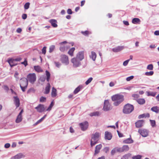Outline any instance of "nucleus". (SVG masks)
<instances>
[{
  "mask_svg": "<svg viewBox=\"0 0 159 159\" xmlns=\"http://www.w3.org/2000/svg\"><path fill=\"white\" fill-rule=\"evenodd\" d=\"M14 102L16 108L19 107L20 105V100L17 96L13 97Z\"/></svg>",
  "mask_w": 159,
  "mask_h": 159,
  "instance_id": "nucleus-13",
  "label": "nucleus"
},
{
  "mask_svg": "<svg viewBox=\"0 0 159 159\" xmlns=\"http://www.w3.org/2000/svg\"><path fill=\"white\" fill-rule=\"evenodd\" d=\"M80 126L82 131H85L88 128L89 126L88 122L87 121L81 123L79 124Z\"/></svg>",
  "mask_w": 159,
  "mask_h": 159,
  "instance_id": "nucleus-8",
  "label": "nucleus"
},
{
  "mask_svg": "<svg viewBox=\"0 0 159 159\" xmlns=\"http://www.w3.org/2000/svg\"><path fill=\"white\" fill-rule=\"evenodd\" d=\"M54 105V102L53 101H52L51 102L49 107H48V108L46 110V111H50L52 107Z\"/></svg>",
  "mask_w": 159,
  "mask_h": 159,
  "instance_id": "nucleus-37",
  "label": "nucleus"
},
{
  "mask_svg": "<svg viewBox=\"0 0 159 159\" xmlns=\"http://www.w3.org/2000/svg\"><path fill=\"white\" fill-rule=\"evenodd\" d=\"M83 88V86L82 85H80L75 89L73 92V93L75 94H77L79 92L82 90Z\"/></svg>",
  "mask_w": 159,
  "mask_h": 159,
  "instance_id": "nucleus-19",
  "label": "nucleus"
},
{
  "mask_svg": "<svg viewBox=\"0 0 159 159\" xmlns=\"http://www.w3.org/2000/svg\"><path fill=\"white\" fill-rule=\"evenodd\" d=\"M111 100L114 102L113 105L117 106L124 100V96L120 94H117L111 96Z\"/></svg>",
  "mask_w": 159,
  "mask_h": 159,
  "instance_id": "nucleus-1",
  "label": "nucleus"
},
{
  "mask_svg": "<svg viewBox=\"0 0 159 159\" xmlns=\"http://www.w3.org/2000/svg\"><path fill=\"white\" fill-rule=\"evenodd\" d=\"M112 137L111 134L108 132L106 131L105 133V140H110Z\"/></svg>",
  "mask_w": 159,
  "mask_h": 159,
  "instance_id": "nucleus-15",
  "label": "nucleus"
},
{
  "mask_svg": "<svg viewBox=\"0 0 159 159\" xmlns=\"http://www.w3.org/2000/svg\"><path fill=\"white\" fill-rule=\"evenodd\" d=\"M100 136V134L98 132H96L94 134L92 135L91 139L90 141V145L91 147H93L96 144L98 143L99 138Z\"/></svg>",
  "mask_w": 159,
  "mask_h": 159,
  "instance_id": "nucleus-2",
  "label": "nucleus"
},
{
  "mask_svg": "<svg viewBox=\"0 0 159 159\" xmlns=\"http://www.w3.org/2000/svg\"><path fill=\"white\" fill-rule=\"evenodd\" d=\"M116 152H120L119 147H116L113 148L111 152V155H114Z\"/></svg>",
  "mask_w": 159,
  "mask_h": 159,
  "instance_id": "nucleus-22",
  "label": "nucleus"
},
{
  "mask_svg": "<svg viewBox=\"0 0 159 159\" xmlns=\"http://www.w3.org/2000/svg\"><path fill=\"white\" fill-rule=\"evenodd\" d=\"M50 85L49 83L47 84V85L45 89L44 93L45 94H48L50 91Z\"/></svg>",
  "mask_w": 159,
  "mask_h": 159,
  "instance_id": "nucleus-24",
  "label": "nucleus"
},
{
  "mask_svg": "<svg viewBox=\"0 0 159 159\" xmlns=\"http://www.w3.org/2000/svg\"><path fill=\"white\" fill-rule=\"evenodd\" d=\"M151 110L157 113L159 112V107L157 106L153 107L151 108Z\"/></svg>",
  "mask_w": 159,
  "mask_h": 159,
  "instance_id": "nucleus-30",
  "label": "nucleus"
},
{
  "mask_svg": "<svg viewBox=\"0 0 159 159\" xmlns=\"http://www.w3.org/2000/svg\"><path fill=\"white\" fill-rule=\"evenodd\" d=\"M45 73L46 76V80L48 82H49L51 76L50 73L47 70H46Z\"/></svg>",
  "mask_w": 159,
  "mask_h": 159,
  "instance_id": "nucleus-34",
  "label": "nucleus"
},
{
  "mask_svg": "<svg viewBox=\"0 0 159 159\" xmlns=\"http://www.w3.org/2000/svg\"><path fill=\"white\" fill-rule=\"evenodd\" d=\"M91 53V55L89 56L91 58L93 61H95L97 56L96 54V53L93 51H92Z\"/></svg>",
  "mask_w": 159,
  "mask_h": 159,
  "instance_id": "nucleus-27",
  "label": "nucleus"
},
{
  "mask_svg": "<svg viewBox=\"0 0 159 159\" xmlns=\"http://www.w3.org/2000/svg\"><path fill=\"white\" fill-rule=\"evenodd\" d=\"M59 50L61 52H64L66 50L65 46H61L60 47Z\"/></svg>",
  "mask_w": 159,
  "mask_h": 159,
  "instance_id": "nucleus-51",
  "label": "nucleus"
},
{
  "mask_svg": "<svg viewBox=\"0 0 159 159\" xmlns=\"http://www.w3.org/2000/svg\"><path fill=\"white\" fill-rule=\"evenodd\" d=\"M21 64L24 65L25 66V67L26 66L28 65V62L26 60V59L25 58L24 61L23 62H22L21 63Z\"/></svg>",
  "mask_w": 159,
  "mask_h": 159,
  "instance_id": "nucleus-49",
  "label": "nucleus"
},
{
  "mask_svg": "<svg viewBox=\"0 0 159 159\" xmlns=\"http://www.w3.org/2000/svg\"><path fill=\"white\" fill-rule=\"evenodd\" d=\"M47 116V115H45L42 118L38 120L39 123L42 122Z\"/></svg>",
  "mask_w": 159,
  "mask_h": 159,
  "instance_id": "nucleus-52",
  "label": "nucleus"
},
{
  "mask_svg": "<svg viewBox=\"0 0 159 159\" xmlns=\"http://www.w3.org/2000/svg\"><path fill=\"white\" fill-rule=\"evenodd\" d=\"M81 33L84 35L86 36L88 35L89 34V32L88 30H86L85 31H82Z\"/></svg>",
  "mask_w": 159,
  "mask_h": 159,
  "instance_id": "nucleus-46",
  "label": "nucleus"
},
{
  "mask_svg": "<svg viewBox=\"0 0 159 159\" xmlns=\"http://www.w3.org/2000/svg\"><path fill=\"white\" fill-rule=\"evenodd\" d=\"M84 52L83 51L79 52L77 54V59L80 61H82L84 58Z\"/></svg>",
  "mask_w": 159,
  "mask_h": 159,
  "instance_id": "nucleus-16",
  "label": "nucleus"
},
{
  "mask_svg": "<svg viewBox=\"0 0 159 159\" xmlns=\"http://www.w3.org/2000/svg\"><path fill=\"white\" fill-rule=\"evenodd\" d=\"M75 49L74 47H72L69 49L68 51V54L70 55L71 56H73V52Z\"/></svg>",
  "mask_w": 159,
  "mask_h": 159,
  "instance_id": "nucleus-35",
  "label": "nucleus"
},
{
  "mask_svg": "<svg viewBox=\"0 0 159 159\" xmlns=\"http://www.w3.org/2000/svg\"><path fill=\"white\" fill-rule=\"evenodd\" d=\"M30 3L29 2H26L24 6V8L25 9H28L30 7Z\"/></svg>",
  "mask_w": 159,
  "mask_h": 159,
  "instance_id": "nucleus-48",
  "label": "nucleus"
},
{
  "mask_svg": "<svg viewBox=\"0 0 159 159\" xmlns=\"http://www.w3.org/2000/svg\"><path fill=\"white\" fill-rule=\"evenodd\" d=\"M124 48V46H118L112 49L113 52H117L120 51Z\"/></svg>",
  "mask_w": 159,
  "mask_h": 159,
  "instance_id": "nucleus-14",
  "label": "nucleus"
},
{
  "mask_svg": "<svg viewBox=\"0 0 159 159\" xmlns=\"http://www.w3.org/2000/svg\"><path fill=\"white\" fill-rule=\"evenodd\" d=\"M138 132L144 137H147L148 135V131L145 129H139L138 130Z\"/></svg>",
  "mask_w": 159,
  "mask_h": 159,
  "instance_id": "nucleus-9",
  "label": "nucleus"
},
{
  "mask_svg": "<svg viewBox=\"0 0 159 159\" xmlns=\"http://www.w3.org/2000/svg\"><path fill=\"white\" fill-rule=\"evenodd\" d=\"M3 89L4 90L6 91L7 92H8V90H9L8 87L7 85H4Z\"/></svg>",
  "mask_w": 159,
  "mask_h": 159,
  "instance_id": "nucleus-57",
  "label": "nucleus"
},
{
  "mask_svg": "<svg viewBox=\"0 0 159 159\" xmlns=\"http://www.w3.org/2000/svg\"><path fill=\"white\" fill-rule=\"evenodd\" d=\"M141 21L140 19L137 18H134L132 20V23L133 24H139Z\"/></svg>",
  "mask_w": 159,
  "mask_h": 159,
  "instance_id": "nucleus-28",
  "label": "nucleus"
},
{
  "mask_svg": "<svg viewBox=\"0 0 159 159\" xmlns=\"http://www.w3.org/2000/svg\"><path fill=\"white\" fill-rule=\"evenodd\" d=\"M35 92V90L33 88H30L27 91V93H34Z\"/></svg>",
  "mask_w": 159,
  "mask_h": 159,
  "instance_id": "nucleus-43",
  "label": "nucleus"
},
{
  "mask_svg": "<svg viewBox=\"0 0 159 159\" xmlns=\"http://www.w3.org/2000/svg\"><path fill=\"white\" fill-rule=\"evenodd\" d=\"M142 157V156L139 155L133 156L132 157V159H141Z\"/></svg>",
  "mask_w": 159,
  "mask_h": 159,
  "instance_id": "nucleus-41",
  "label": "nucleus"
},
{
  "mask_svg": "<svg viewBox=\"0 0 159 159\" xmlns=\"http://www.w3.org/2000/svg\"><path fill=\"white\" fill-rule=\"evenodd\" d=\"M93 78L92 77H90L85 82V84L86 85H87L89 84L92 80Z\"/></svg>",
  "mask_w": 159,
  "mask_h": 159,
  "instance_id": "nucleus-45",
  "label": "nucleus"
},
{
  "mask_svg": "<svg viewBox=\"0 0 159 159\" xmlns=\"http://www.w3.org/2000/svg\"><path fill=\"white\" fill-rule=\"evenodd\" d=\"M112 109L111 104L108 100H105L104 103L103 110L105 111H108Z\"/></svg>",
  "mask_w": 159,
  "mask_h": 159,
  "instance_id": "nucleus-5",
  "label": "nucleus"
},
{
  "mask_svg": "<svg viewBox=\"0 0 159 159\" xmlns=\"http://www.w3.org/2000/svg\"><path fill=\"white\" fill-rule=\"evenodd\" d=\"M134 109V106L133 105L127 103L123 107V112L125 114H129L133 111Z\"/></svg>",
  "mask_w": 159,
  "mask_h": 159,
  "instance_id": "nucleus-3",
  "label": "nucleus"
},
{
  "mask_svg": "<svg viewBox=\"0 0 159 159\" xmlns=\"http://www.w3.org/2000/svg\"><path fill=\"white\" fill-rule=\"evenodd\" d=\"M46 47L45 46L42 49V53L43 54H45L46 53Z\"/></svg>",
  "mask_w": 159,
  "mask_h": 159,
  "instance_id": "nucleus-56",
  "label": "nucleus"
},
{
  "mask_svg": "<svg viewBox=\"0 0 159 159\" xmlns=\"http://www.w3.org/2000/svg\"><path fill=\"white\" fill-rule=\"evenodd\" d=\"M54 63L56 66L58 68H59L61 65V64L59 62L55 61Z\"/></svg>",
  "mask_w": 159,
  "mask_h": 159,
  "instance_id": "nucleus-54",
  "label": "nucleus"
},
{
  "mask_svg": "<svg viewBox=\"0 0 159 159\" xmlns=\"http://www.w3.org/2000/svg\"><path fill=\"white\" fill-rule=\"evenodd\" d=\"M22 120V116H21L18 115L16 120V122L17 123H20Z\"/></svg>",
  "mask_w": 159,
  "mask_h": 159,
  "instance_id": "nucleus-33",
  "label": "nucleus"
},
{
  "mask_svg": "<svg viewBox=\"0 0 159 159\" xmlns=\"http://www.w3.org/2000/svg\"><path fill=\"white\" fill-rule=\"evenodd\" d=\"M61 60L62 63H64L66 65H67L69 63L68 57L66 55H62L61 58Z\"/></svg>",
  "mask_w": 159,
  "mask_h": 159,
  "instance_id": "nucleus-10",
  "label": "nucleus"
},
{
  "mask_svg": "<svg viewBox=\"0 0 159 159\" xmlns=\"http://www.w3.org/2000/svg\"><path fill=\"white\" fill-rule=\"evenodd\" d=\"M22 18L24 20H25L27 17V15L26 14H23L22 16Z\"/></svg>",
  "mask_w": 159,
  "mask_h": 159,
  "instance_id": "nucleus-63",
  "label": "nucleus"
},
{
  "mask_svg": "<svg viewBox=\"0 0 159 159\" xmlns=\"http://www.w3.org/2000/svg\"><path fill=\"white\" fill-rule=\"evenodd\" d=\"M150 124L151 126L152 127L154 128L156 126V121L154 120H150Z\"/></svg>",
  "mask_w": 159,
  "mask_h": 159,
  "instance_id": "nucleus-39",
  "label": "nucleus"
},
{
  "mask_svg": "<svg viewBox=\"0 0 159 159\" xmlns=\"http://www.w3.org/2000/svg\"><path fill=\"white\" fill-rule=\"evenodd\" d=\"M79 60L77 58L74 57L71 60V62L73 64V66L74 67H77L81 65V63Z\"/></svg>",
  "mask_w": 159,
  "mask_h": 159,
  "instance_id": "nucleus-6",
  "label": "nucleus"
},
{
  "mask_svg": "<svg viewBox=\"0 0 159 159\" xmlns=\"http://www.w3.org/2000/svg\"><path fill=\"white\" fill-rule=\"evenodd\" d=\"M49 22L51 23L52 26L53 27L56 28L57 27V22L56 20L54 19H52L49 20Z\"/></svg>",
  "mask_w": 159,
  "mask_h": 159,
  "instance_id": "nucleus-17",
  "label": "nucleus"
},
{
  "mask_svg": "<svg viewBox=\"0 0 159 159\" xmlns=\"http://www.w3.org/2000/svg\"><path fill=\"white\" fill-rule=\"evenodd\" d=\"M139 97V95L138 94H134L132 95V97L137 98H138Z\"/></svg>",
  "mask_w": 159,
  "mask_h": 159,
  "instance_id": "nucleus-64",
  "label": "nucleus"
},
{
  "mask_svg": "<svg viewBox=\"0 0 159 159\" xmlns=\"http://www.w3.org/2000/svg\"><path fill=\"white\" fill-rule=\"evenodd\" d=\"M46 98L43 96H41L39 99V101L41 102H43L46 101Z\"/></svg>",
  "mask_w": 159,
  "mask_h": 159,
  "instance_id": "nucleus-44",
  "label": "nucleus"
},
{
  "mask_svg": "<svg viewBox=\"0 0 159 159\" xmlns=\"http://www.w3.org/2000/svg\"><path fill=\"white\" fill-rule=\"evenodd\" d=\"M134 76L133 75L130 76L126 78V80L127 81H130L132 80L134 78Z\"/></svg>",
  "mask_w": 159,
  "mask_h": 159,
  "instance_id": "nucleus-55",
  "label": "nucleus"
},
{
  "mask_svg": "<svg viewBox=\"0 0 159 159\" xmlns=\"http://www.w3.org/2000/svg\"><path fill=\"white\" fill-rule=\"evenodd\" d=\"M153 68V65L152 64H150L148 65L147 66V69L150 70H152Z\"/></svg>",
  "mask_w": 159,
  "mask_h": 159,
  "instance_id": "nucleus-47",
  "label": "nucleus"
},
{
  "mask_svg": "<svg viewBox=\"0 0 159 159\" xmlns=\"http://www.w3.org/2000/svg\"><path fill=\"white\" fill-rule=\"evenodd\" d=\"M137 102L140 105H143L145 102V101L143 98H139L137 100Z\"/></svg>",
  "mask_w": 159,
  "mask_h": 159,
  "instance_id": "nucleus-32",
  "label": "nucleus"
},
{
  "mask_svg": "<svg viewBox=\"0 0 159 159\" xmlns=\"http://www.w3.org/2000/svg\"><path fill=\"white\" fill-rule=\"evenodd\" d=\"M15 61L13 59H10L8 60V62L9 63L11 67H13L16 65L17 64H15L14 62Z\"/></svg>",
  "mask_w": 159,
  "mask_h": 159,
  "instance_id": "nucleus-23",
  "label": "nucleus"
},
{
  "mask_svg": "<svg viewBox=\"0 0 159 159\" xmlns=\"http://www.w3.org/2000/svg\"><path fill=\"white\" fill-rule=\"evenodd\" d=\"M57 94V89L53 87L51 92V96L52 98H54L56 96Z\"/></svg>",
  "mask_w": 159,
  "mask_h": 159,
  "instance_id": "nucleus-25",
  "label": "nucleus"
},
{
  "mask_svg": "<svg viewBox=\"0 0 159 159\" xmlns=\"http://www.w3.org/2000/svg\"><path fill=\"white\" fill-rule=\"evenodd\" d=\"M90 116H99V112L98 111L91 112L90 113Z\"/></svg>",
  "mask_w": 159,
  "mask_h": 159,
  "instance_id": "nucleus-36",
  "label": "nucleus"
},
{
  "mask_svg": "<svg viewBox=\"0 0 159 159\" xmlns=\"http://www.w3.org/2000/svg\"><path fill=\"white\" fill-rule=\"evenodd\" d=\"M46 80V78L44 76H41L40 78V80L42 82H44Z\"/></svg>",
  "mask_w": 159,
  "mask_h": 159,
  "instance_id": "nucleus-61",
  "label": "nucleus"
},
{
  "mask_svg": "<svg viewBox=\"0 0 159 159\" xmlns=\"http://www.w3.org/2000/svg\"><path fill=\"white\" fill-rule=\"evenodd\" d=\"M67 13L68 14L71 15L73 13V11L71 9H68L67 10Z\"/></svg>",
  "mask_w": 159,
  "mask_h": 159,
  "instance_id": "nucleus-59",
  "label": "nucleus"
},
{
  "mask_svg": "<svg viewBox=\"0 0 159 159\" xmlns=\"http://www.w3.org/2000/svg\"><path fill=\"white\" fill-rule=\"evenodd\" d=\"M35 109L39 112H42L45 110L44 106L43 104H39L37 107H35Z\"/></svg>",
  "mask_w": 159,
  "mask_h": 159,
  "instance_id": "nucleus-11",
  "label": "nucleus"
},
{
  "mask_svg": "<svg viewBox=\"0 0 159 159\" xmlns=\"http://www.w3.org/2000/svg\"><path fill=\"white\" fill-rule=\"evenodd\" d=\"M27 80L31 83H33L36 81V77L35 73H30L27 76Z\"/></svg>",
  "mask_w": 159,
  "mask_h": 159,
  "instance_id": "nucleus-7",
  "label": "nucleus"
},
{
  "mask_svg": "<svg viewBox=\"0 0 159 159\" xmlns=\"http://www.w3.org/2000/svg\"><path fill=\"white\" fill-rule=\"evenodd\" d=\"M24 156L22 153H19L13 157V158L15 159H19L24 157Z\"/></svg>",
  "mask_w": 159,
  "mask_h": 159,
  "instance_id": "nucleus-29",
  "label": "nucleus"
},
{
  "mask_svg": "<svg viewBox=\"0 0 159 159\" xmlns=\"http://www.w3.org/2000/svg\"><path fill=\"white\" fill-rule=\"evenodd\" d=\"M18 75L19 73L17 71L15 72L14 75V77L16 78V81H18L19 79V77L18 76Z\"/></svg>",
  "mask_w": 159,
  "mask_h": 159,
  "instance_id": "nucleus-50",
  "label": "nucleus"
},
{
  "mask_svg": "<svg viewBox=\"0 0 159 159\" xmlns=\"http://www.w3.org/2000/svg\"><path fill=\"white\" fill-rule=\"evenodd\" d=\"M109 147H105L103 149V151L104 152L106 153H107L109 151Z\"/></svg>",
  "mask_w": 159,
  "mask_h": 159,
  "instance_id": "nucleus-53",
  "label": "nucleus"
},
{
  "mask_svg": "<svg viewBox=\"0 0 159 159\" xmlns=\"http://www.w3.org/2000/svg\"><path fill=\"white\" fill-rule=\"evenodd\" d=\"M117 132L118 135L119 136V137L120 138H121L123 137V134L122 133L120 132L118 130H117Z\"/></svg>",
  "mask_w": 159,
  "mask_h": 159,
  "instance_id": "nucleus-62",
  "label": "nucleus"
},
{
  "mask_svg": "<svg viewBox=\"0 0 159 159\" xmlns=\"http://www.w3.org/2000/svg\"><path fill=\"white\" fill-rule=\"evenodd\" d=\"M147 92V95L148 96H151L152 97H154L156 94V92H152L148 91Z\"/></svg>",
  "mask_w": 159,
  "mask_h": 159,
  "instance_id": "nucleus-38",
  "label": "nucleus"
},
{
  "mask_svg": "<svg viewBox=\"0 0 159 159\" xmlns=\"http://www.w3.org/2000/svg\"><path fill=\"white\" fill-rule=\"evenodd\" d=\"M20 87L23 92L25 91L28 85L27 79L25 78H23L20 79Z\"/></svg>",
  "mask_w": 159,
  "mask_h": 159,
  "instance_id": "nucleus-4",
  "label": "nucleus"
},
{
  "mask_svg": "<svg viewBox=\"0 0 159 159\" xmlns=\"http://www.w3.org/2000/svg\"><path fill=\"white\" fill-rule=\"evenodd\" d=\"M11 145L9 143H7L4 145V147L6 148H8L10 147Z\"/></svg>",
  "mask_w": 159,
  "mask_h": 159,
  "instance_id": "nucleus-60",
  "label": "nucleus"
},
{
  "mask_svg": "<svg viewBox=\"0 0 159 159\" xmlns=\"http://www.w3.org/2000/svg\"><path fill=\"white\" fill-rule=\"evenodd\" d=\"M134 142L133 140L131 139V136L130 137L125 139L123 141V143H124L129 144L131 143Z\"/></svg>",
  "mask_w": 159,
  "mask_h": 159,
  "instance_id": "nucleus-21",
  "label": "nucleus"
},
{
  "mask_svg": "<svg viewBox=\"0 0 159 159\" xmlns=\"http://www.w3.org/2000/svg\"><path fill=\"white\" fill-rule=\"evenodd\" d=\"M129 149L128 145H124L121 148L119 147L120 153L127 152Z\"/></svg>",
  "mask_w": 159,
  "mask_h": 159,
  "instance_id": "nucleus-12",
  "label": "nucleus"
},
{
  "mask_svg": "<svg viewBox=\"0 0 159 159\" xmlns=\"http://www.w3.org/2000/svg\"><path fill=\"white\" fill-rule=\"evenodd\" d=\"M154 72L152 71H151L149 72H146L145 73V75L147 76H152L153 75Z\"/></svg>",
  "mask_w": 159,
  "mask_h": 159,
  "instance_id": "nucleus-40",
  "label": "nucleus"
},
{
  "mask_svg": "<svg viewBox=\"0 0 159 159\" xmlns=\"http://www.w3.org/2000/svg\"><path fill=\"white\" fill-rule=\"evenodd\" d=\"M144 121L143 120H139L135 122V126L136 128H139L142 127L143 125Z\"/></svg>",
  "mask_w": 159,
  "mask_h": 159,
  "instance_id": "nucleus-18",
  "label": "nucleus"
},
{
  "mask_svg": "<svg viewBox=\"0 0 159 159\" xmlns=\"http://www.w3.org/2000/svg\"><path fill=\"white\" fill-rule=\"evenodd\" d=\"M129 61V60H127L125 61H124V62L123 63V65L124 66H127V65Z\"/></svg>",
  "mask_w": 159,
  "mask_h": 159,
  "instance_id": "nucleus-58",
  "label": "nucleus"
},
{
  "mask_svg": "<svg viewBox=\"0 0 159 159\" xmlns=\"http://www.w3.org/2000/svg\"><path fill=\"white\" fill-rule=\"evenodd\" d=\"M55 48V46L54 45H52L49 48V52L50 53L52 52L54 50Z\"/></svg>",
  "mask_w": 159,
  "mask_h": 159,
  "instance_id": "nucleus-42",
  "label": "nucleus"
},
{
  "mask_svg": "<svg viewBox=\"0 0 159 159\" xmlns=\"http://www.w3.org/2000/svg\"><path fill=\"white\" fill-rule=\"evenodd\" d=\"M132 154L130 153H128L124 155L121 159H128L129 158L131 157Z\"/></svg>",
  "mask_w": 159,
  "mask_h": 159,
  "instance_id": "nucleus-31",
  "label": "nucleus"
},
{
  "mask_svg": "<svg viewBox=\"0 0 159 159\" xmlns=\"http://www.w3.org/2000/svg\"><path fill=\"white\" fill-rule=\"evenodd\" d=\"M102 145L101 144H99L96 146L94 153L95 155L99 153L100 150L102 148Z\"/></svg>",
  "mask_w": 159,
  "mask_h": 159,
  "instance_id": "nucleus-20",
  "label": "nucleus"
},
{
  "mask_svg": "<svg viewBox=\"0 0 159 159\" xmlns=\"http://www.w3.org/2000/svg\"><path fill=\"white\" fill-rule=\"evenodd\" d=\"M34 68L35 71L39 73L43 71V70L39 66H34Z\"/></svg>",
  "mask_w": 159,
  "mask_h": 159,
  "instance_id": "nucleus-26",
  "label": "nucleus"
}]
</instances>
